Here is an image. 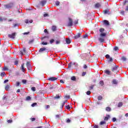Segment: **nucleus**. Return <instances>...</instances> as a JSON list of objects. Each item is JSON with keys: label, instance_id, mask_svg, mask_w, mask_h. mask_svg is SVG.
<instances>
[{"label": "nucleus", "instance_id": "f257e3e1", "mask_svg": "<svg viewBox=\"0 0 128 128\" xmlns=\"http://www.w3.org/2000/svg\"><path fill=\"white\" fill-rule=\"evenodd\" d=\"M4 8L8 10H12L14 8V3H9L8 4L4 5Z\"/></svg>", "mask_w": 128, "mask_h": 128}, {"label": "nucleus", "instance_id": "f03ea898", "mask_svg": "<svg viewBox=\"0 0 128 128\" xmlns=\"http://www.w3.org/2000/svg\"><path fill=\"white\" fill-rule=\"evenodd\" d=\"M68 26H72V18H68Z\"/></svg>", "mask_w": 128, "mask_h": 128}, {"label": "nucleus", "instance_id": "7ed1b4c3", "mask_svg": "<svg viewBox=\"0 0 128 128\" xmlns=\"http://www.w3.org/2000/svg\"><path fill=\"white\" fill-rule=\"evenodd\" d=\"M26 66L28 70H32V66L30 65V62H26Z\"/></svg>", "mask_w": 128, "mask_h": 128}, {"label": "nucleus", "instance_id": "20e7f679", "mask_svg": "<svg viewBox=\"0 0 128 128\" xmlns=\"http://www.w3.org/2000/svg\"><path fill=\"white\" fill-rule=\"evenodd\" d=\"M8 36L10 38H16V33H13L12 34H8Z\"/></svg>", "mask_w": 128, "mask_h": 128}, {"label": "nucleus", "instance_id": "39448f33", "mask_svg": "<svg viewBox=\"0 0 128 128\" xmlns=\"http://www.w3.org/2000/svg\"><path fill=\"white\" fill-rule=\"evenodd\" d=\"M24 63H23L22 64V66H21V69L22 70L23 72H26V68H24Z\"/></svg>", "mask_w": 128, "mask_h": 128}, {"label": "nucleus", "instance_id": "423d86ee", "mask_svg": "<svg viewBox=\"0 0 128 128\" xmlns=\"http://www.w3.org/2000/svg\"><path fill=\"white\" fill-rule=\"evenodd\" d=\"M94 6L96 8H100V6H102V4L100 3H97L94 4Z\"/></svg>", "mask_w": 128, "mask_h": 128}, {"label": "nucleus", "instance_id": "0eeeda50", "mask_svg": "<svg viewBox=\"0 0 128 128\" xmlns=\"http://www.w3.org/2000/svg\"><path fill=\"white\" fill-rule=\"evenodd\" d=\"M66 42L67 44H70L71 42V40L70 39V38H66Z\"/></svg>", "mask_w": 128, "mask_h": 128}, {"label": "nucleus", "instance_id": "6e6552de", "mask_svg": "<svg viewBox=\"0 0 128 128\" xmlns=\"http://www.w3.org/2000/svg\"><path fill=\"white\" fill-rule=\"evenodd\" d=\"M98 40L100 42H104V38L100 37L98 38Z\"/></svg>", "mask_w": 128, "mask_h": 128}, {"label": "nucleus", "instance_id": "1a4fd4ad", "mask_svg": "<svg viewBox=\"0 0 128 128\" xmlns=\"http://www.w3.org/2000/svg\"><path fill=\"white\" fill-rule=\"evenodd\" d=\"M106 36V33L103 32V33L100 34V36L101 38H104V36Z\"/></svg>", "mask_w": 128, "mask_h": 128}, {"label": "nucleus", "instance_id": "9d476101", "mask_svg": "<svg viewBox=\"0 0 128 128\" xmlns=\"http://www.w3.org/2000/svg\"><path fill=\"white\" fill-rule=\"evenodd\" d=\"M56 80V77H52L48 79V80H52V82H53L54 80Z\"/></svg>", "mask_w": 128, "mask_h": 128}, {"label": "nucleus", "instance_id": "9b49d317", "mask_svg": "<svg viewBox=\"0 0 128 128\" xmlns=\"http://www.w3.org/2000/svg\"><path fill=\"white\" fill-rule=\"evenodd\" d=\"M118 66H116L112 68V72H116V70H118Z\"/></svg>", "mask_w": 128, "mask_h": 128}, {"label": "nucleus", "instance_id": "f8f14e48", "mask_svg": "<svg viewBox=\"0 0 128 128\" xmlns=\"http://www.w3.org/2000/svg\"><path fill=\"white\" fill-rule=\"evenodd\" d=\"M2 72H6V70H8V68L6 66H4V68H2Z\"/></svg>", "mask_w": 128, "mask_h": 128}, {"label": "nucleus", "instance_id": "ddd939ff", "mask_svg": "<svg viewBox=\"0 0 128 128\" xmlns=\"http://www.w3.org/2000/svg\"><path fill=\"white\" fill-rule=\"evenodd\" d=\"M46 48L44 47L42 48H40L39 50L40 52H44L46 50Z\"/></svg>", "mask_w": 128, "mask_h": 128}, {"label": "nucleus", "instance_id": "4468645a", "mask_svg": "<svg viewBox=\"0 0 128 128\" xmlns=\"http://www.w3.org/2000/svg\"><path fill=\"white\" fill-rule=\"evenodd\" d=\"M32 20H25L24 22L26 24H28L29 22L30 24H32Z\"/></svg>", "mask_w": 128, "mask_h": 128}, {"label": "nucleus", "instance_id": "2eb2a0df", "mask_svg": "<svg viewBox=\"0 0 128 128\" xmlns=\"http://www.w3.org/2000/svg\"><path fill=\"white\" fill-rule=\"evenodd\" d=\"M108 118H110V115H106V116L104 118V120L105 122L108 120Z\"/></svg>", "mask_w": 128, "mask_h": 128}, {"label": "nucleus", "instance_id": "dca6fc26", "mask_svg": "<svg viewBox=\"0 0 128 128\" xmlns=\"http://www.w3.org/2000/svg\"><path fill=\"white\" fill-rule=\"evenodd\" d=\"M80 34H78L77 35L74 36V38H75V40H76V38H80Z\"/></svg>", "mask_w": 128, "mask_h": 128}, {"label": "nucleus", "instance_id": "f3484780", "mask_svg": "<svg viewBox=\"0 0 128 128\" xmlns=\"http://www.w3.org/2000/svg\"><path fill=\"white\" fill-rule=\"evenodd\" d=\"M66 102H68V100H64V101L63 102V103H62V106H61V108H63L64 106V104H66Z\"/></svg>", "mask_w": 128, "mask_h": 128}, {"label": "nucleus", "instance_id": "a211bd4d", "mask_svg": "<svg viewBox=\"0 0 128 128\" xmlns=\"http://www.w3.org/2000/svg\"><path fill=\"white\" fill-rule=\"evenodd\" d=\"M105 74H108V76H110V71L108 70H105Z\"/></svg>", "mask_w": 128, "mask_h": 128}, {"label": "nucleus", "instance_id": "6ab92c4d", "mask_svg": "<svg viewBox=\"0 0 128 128\" xmlns=\"http://www.w3.org/2000/svg\"><path fill=\"white\" fill-rule=\"evenodd\" d=\"M104 24H106V26H108V24H110V22H108V21L106 20H104Z\"/></svg>", "mask_w": 128, "mask_h": 128}, {"label": "nucleus", "instance_id": "aec40b11", "mask_svg": "<svg viewBox=\"0 0 128 128\" xmlns=\"http://www.w3.org/2000/svg\"><path fill=\"white\" fill-rule=\"evenodd\" d=\"M46 4V0H42L41 2V4L42 6H44Z\"/></svg>", "mask_w": 128, "mask_h": 128}, {"label": "nucleus", "instance_id": "412c9836", "mask_svg": "<svg viewBox=\"0 0 128 128\" xmlns=\"http://www.w3.org/2000/svg\"><path fill=\"white\" fill-rule=\"evenodd\" d=\"M52 30L53 32H56V26H52Z\"/></svg>", "mask_w": 128, "mask_h": 128}, {"label": "nucleus", "instance_id": "4be33fe9", "mask_svg": "<svg viewBox=\"0 0 128 128\" xmlns=\"http://www.w3.org/2000/svg\"><path fill=\"white\" fill-rule=\"evenodd\" d=\"M106 112H110V110H112V108H110V107H106Z\"/></svg>", "mask_w": 128, "mask_h": 128}, {"label": "nucleus", "instance_id": "5701e85b", "mask_svg": "<svg viewBox=\"0 0 128 128\" xmlns=\"http://www.w3.org/2000/svg\"><path fill=\"white\" fill-rule=\"evenodd\" d=\"M9 89H10V85L8 84L6 86L5 90H8Z\"/></svg>", "mask_w": 128, "mask_h": 128}, {"label": "nucleus", "instance_id": "b1692460", "mask_svg": "<svg viewBox=\"0 0 128 128\" xmlns=\"http://www.w3.org/2000/svg\"><path fill=\"white\" fill-rule=\"evenodd\" d=\"M100 32H101V34H102V33H103V32H104V28H100Z\"/></svg>", "mask_w": 128, "mask_h": 128}, {"label": "nucleus", "instance_id": "393cba45", "mask_svg": "<svg viewBox=\"0 0 128 128\" xmlns=\"http://www.w3.org/2000/svg\"><path fill=\"white\" fill-rule=\"evenodd\" d=\"M34 42V40H30L28 42L29 44H32Z\"/></svg>", "mask_w": 128, "mask_h": 128}, {"label": "nucleus", "instance_id": "a878e982", "mask_svg": "<svg viewBox=\"0 0 128 128\" xmlns=\"http://www.w3.org/2000/svg\"><path fill=\"white\" fill-rule=\"evenodd\" d=\"M121 106H122V102H120L118 104V108H120Z\"/></svg>", "mask_w": 128, "mask_h": 128}, {"label": "nucleus", "instance_id": "bb28decb", "mask_svg": "<svg viewBox=\"0 0 128 128\" xmlns=\"http://www.w3.org/2000/svg\"><path fill=\"white\" fill-rule=\"evenodd\" d=\"M32 100V98L30 96H28L26 97V100Z\"/></svg>", "mask_w": 128, "mask_h": 128}, {"label": "nucleus", "instance_id": "cd10ccee", "mask_svg": "<svg viewBox=\"0 0 128 128\" xmlns=\"http://www.w3.org/2000/svg\"><path fill=\"white\" fill-rule=\"evenodd\" d=\"M112 84H118V81L116 80H112Z\"/></svg>", "mask_w": 128, "mask_h": 128}, {"label": "nucleus", "instance_id": "c85d7f7f", "mask_svg": "<svg viewBox=\"0 0 128 128\" xmlns=\"http://www.w3.org/2000/svg\"><path fill=\"white\" fill-rule=\"evenodd\" d=\"M94 86V85H91L90 86H89L90 90H93Z\"/></svg>", "mask_w": 128, "mask_h": 128}, {"label": "nucleus", "instance_id": "c756f323", "mask_svg": "<svg viewBox=\"0 0 128 128\" xmlns=\"http://www.w3.org/2000/svg\"><path fill=\"white\" fill-rule=\"evenodd\" d=\"M4 76H6V72H2L0 74L1 76L4 77Z\"/></svg>", "mask_w": 128, "mask_h": 128}, {"label": "nucleus", "instance_id": "7c9ffc66", "mask_svg": "<svg viewBox=\"0 0 128 128\" xmlns=\"http://www.w3.org/2000/svg\"><path fill=\"white\" fill-rule=\"evenodd\" d=\"M54 100H58V98H60V96L58 94H57L56 95V96L54 97Z\"/></svg>", "mask_w": 128, "mask_h": 128}, {"label": "nucleus", "instance_id": "2f4dec72", "mask_svg": "<svg viewBox=\"0 0 128 128\" xmlns=\"http://www.w3.org/2000/svg\"><path fill=\"white\" fill-rule=\"evenodd\" d=\"M98 100H102V96H98Z\"/></svg>", "mask_w": 128, "mask_h": 128}, {"label": "nucleus", "instance_id": "473e14b6", "mask_svg": "<svg viewBox=\"0 0 128 128\" xmlns=\"http://www.w3.org/2000/svg\"><path fill=\"white\" fill-rule=\"evenodd\" d=\"M108 12H110V10H104V14H108Z\"/></svg>", "mask_w": 128, "mask_h": 128}, {"label": "nucleus", "instance_id": "72a5a7b5", "mask_svg": "<svg viewBox=\"0 0 128 128\" xmlns=\"http://www.w3.org/2000/svg\"><path fill=\"white\" fill-rule=\"evenodd\" d=\"M71 80H76V76H74L71 78Z\"/></svg>", "mask_w": 128, "mask_h": 128}, {"label": "nucleus", "instance_id": "f704fd0d", "mask_svg": "<svg viewBox=\"0 0 128 128\" xmlns=\"http://www.w3.org/2000/svg\"><path fill=\"white\" fill-rule=\"evenodd\" d=\"M122 60H124V62H126V57L123 56L122 58Z\"/></svg>", "mask_w": 128, "mask_h": 128}, {"label": "nucleus", "instance_id": "c9c22d12", "mask_svg": "<svg viewBox=\"0 0 128 128\" xmlns=\"http://www.w3.org/2000/svg\"><path fill=\"white\" fill-rule=\"evenodd\" d=\"M86 94L88 96H90V94H92V92H90V91L88 90L86 92Z\"/></svg>", "mask_w": 128, "mask_h": 128}, {"label": "nucleus", "instance_id": "e433bc0d", "mask_svg": "<svg viewBox=\"0 0 128 128\" xmlns=\"http://www.w3.org/2000/svg\"><path fill=\"white\" fill-rule=\"evenodd\" d=\"M106 124V122H104V121H102V122H100V124L101 125V126H102V124Z\"/></svg>", "mask_w": 128, "mask_h": 128}, {"label": "nucleus", "instance_id": "4c0bfd02", "mask_svg": "<svg viewBox=\"0 0 128 128\" xmlns=\"http://www.w3.org/2000/svg\"><path fill=\"white\" fill-rule=\"evenodd\" d=\"M66 108L67 110H70V105H68L66 106Z\"/></svg>", "mask_w": 128, "mask_h": 128}, {"label": "nucleus", "instance_id": "58836bf2", "mask_svg": "<svg viewBox=\"0 0 128 128\" xmlns=\"http://www.w3.org/2000/svg\"><path fill=\"white\" fill-rule=\"evenodd\" d=\"M33 92H36V87H32L31 88Z\"/></svg>", "mask_w": 128, "mask_h": 128}, {"label": "nucleus", "instance_id": "ea45409f", "mask_svg": "<svg viewBox=\"0 0 128 128\" xmlns=\"http://www.w3.org/2000/svg\"><path fill=\"white\" fill-rule=\"evenodd\" d=\"M42 44H43L44 46H46V44H48V42H42Z\"/></svg>", "mask_w": 128, "mask_h": 128}, {"label": "nucleus", "instance_id": "a19ab883", "mask_svg": "<svg viewBox=\"0 0 128 128\" xmlns=\"http://www.w3.org/2000/svg\"><path fill=\"white\" fill-rule=\"evenodd\" d=\"M45 38H46L47 40H48V36H44L42 38V40H44Z\"/></svg>", "mask_w": 128, "mask_h": 128}, {"label": "nucleus", "instance_id": "79ce46f5", "mask_svg": "<svg viewBox=\"0 0 128 128\" xmlns=\"http://www.w3.org/2000/svg\"><path fill=\"white\" fill-rule=\"evenodd\" d=\"M100 84H101V86H104V81L100 80Z\"/></svg>", "mask_w": 128, "mask_h": 128}, {"label": "nucleus", "instance_id": "37998d69", "mask_svg": "<svg viewBox=\"0 0 128 128\" xmlns=\"http://www.w3.org/2000/svg\"><path fill=\"white\" fill-rule=\"evenodd\" d=\"M106 58H107L108 60V58H110V55L106 54Z\"/></svg>", "mask_w": 128, "mask_h": 128}, {"label": "nucleus", "instance_id": "c03bdc74", "mask_svg": "<svg viewBox=\"0 0 128 128\" xmlns=\"http://www.w3.org/2000/svg\"><path fill=\"white\" fill-rule=\"evenodd\" d=\"M56 6H60V2L56 1Z\"/></svg>", "mask_w": 128, "mask_h": 128}, {"label": "nucleus", "instance_id": "a18cd8bd", "mask_svg": "<svg viewBox=\"0 0 128 128\" xmlns=\"http://www.w3.org/2000/svg\"><path fill=\"white\" fill-rule=\"evenodd\" d=\"M8 124H10V122H12V120H8Z\"/></svg>", "mask_w": 128, "mask_h": 128}, {"label": "nucleus", "instance_id": "49530a36", "mask_svg": "<svg viewBox=\"0 0 128 128\" xmlns=\"http://www.w3.org/2000/svg\"><path fill=\"white\" fill-rule=\"evenodd\" d=\"M54 42V40L52 39L51 40H50V44H52V42Z\"/></svg>", "mask_w": 128, "mask_h": 128}, {"label": "nucleus", "instance_id": "de8ad7c7", "mask_svg": "<svg viewBox=\"0 0 128 128\" xmlns=\"http://www.w3.org/2000/svg\"><path fill=\"white\" fill-rule=\"evenodd\" d=\"M36 106V103H34L32 104V106L34 107V106Z\"/></svg>", "mask_w": 128, "mask_h": 128}, {"label": "nucleus", "instance_id": "09e8293b", "mask_svg": "<svg viewBox=\"0 0 128 128\" xmlns=\"http://www.w3.org/2000/svg\"><path fill=\"white\" fill-rule=\"evenodd\" d=\"M108 62H112V58L110 57V58H108Z\"/></svg>", "mask_w": 128, "mask_h": 128}, {"label": "nucleus", "instance_id": "8fccbe9b", "mask_svg": "<svg viewBox=\"0 0 128 128\" xmlns=\"http://www.w3.org/2000/svg\"><path fill=\"white\" fill-rule=\"evenodd\" d=\"M22 82L23 84H26V80H22Z\"/></svg>", "mask_w": 128, "mask_h": 128}, {"label": "nucleus", "instance_id": "3c124183", "mask_svg": "<svg viewBox=\"0 0 128 128\" xmlns=\"http://www.w3.org/2000/svg\"><path fill=\"white\" fill-rule=\"evenodd\" d=\"M86 72H83L82 73V76H86Z\"/></svg>", "mask_w": 128, "mask_h": 128}, {"label": "nucleus", "instance_id": "603ef678", "mask_svg": "<svg viewBox=\"0 0 128 128\" xmlns=\"http://www.w3.org/2000/svg\"><path fill=\"white\" fill-rule=\"evenodd\" d=\"M118 47L116 46V47H114V50H115L116 52V50H118Z\"/></svg>", "mask_w": 128, "mask_h": 128}, {"label": "nucleus", "instance_id": "864d4df0", "mask_svg": "<svg viewBox=\"0 0 128 128\" xmlns=\"http://www.w3.org/2000/svg\"><path fill=\"white\" fill-rule=\"evenodd\" d=\"M30 120L32 122H34V120H36V118H31Z\"/></svg>", "mask_w": 128, "mask_h": 128}, {"label": "nucleus", "instance_id": "5fc2aeb1", "mask_svg": "<svg viewBox=\"0 0 128 128\" xmlns=\"http://www.w3.org/2000/svg\"><path fill=\"white\" fill-rule=\"evenodd\" d=\"M16 86H20V82H16Z\"/></svg>", "mask_w": 128, "mask_h": 128}, {"label": "nucleus", "instance_id": "6e6d98bb", "mask_svg": "<svg viewBox=\"0 0 128 128\" xmlns=\"http://www.w3.org/2000/svg\"><path fill=\"white\" fill-rule=\"evenodd\" d=\"M50 108V105H47L46 106V110H48V108Z\"/></svg>", "mask_w": 128, "mask_h": 128}, {"label": "nucleus", "instance_id": "4d7b16f0", "mask_svg": "<svg viewBox=\"0 0 128 128\" xmlns=\"http://www.w3.org/2000/svg\"><path fill=\"white\" fill-rule=\"evenodd\" d=\"M6 82H8V80H6L4 81V84H6Z\"/></svg>", "mask_w": 128, "mask_h": 128}, {"label": "nucleus", "instance_id": "13d9d810", "mask_svg": "<svg viewBox=\"0 0 128 128\" xmlns=\"http://www.w3.org/2000/svg\"><path fill=\"white\" fill-rule=\"evenodd\" d=\"M44 32H45V34H48V30L46 29H45L44 30Z\"/></svg>", "mask_w": 128, "mask_h": 128}, {"label": "nucleus", "instance_id": "bf43d9fd", "mask_svg": "<svg viewBox=\"0 0 128 128\" xmlns=\"http://www.w3.org/2000/svg\"><path fill=\"white\" fill-rule=\"evenodd\" d=\"M84 38H88V34H85L84 35Z\"/></svg>", "mask_w": 128, "mask_h": 128}, {"label": "nucleus", "instance_id": "052dcab7", "mask_svg": "<svg viewBox=\"0 0 128 128\" xmlns=\"http://www.w3.org/2000/svg\"><path fill=\"white\" fill-rule=\"evenodd\" d=\"M116 118H112V122H116Z\"/></svg>", "mask_w": 128, "mask_h": 128}, {"label": "nucleus", "instance_id": "680f3d73", "mask_svg": "<svg viewBox=\"0 0 128 128\" xmlns=\"http://www.w3.org/2000/svg\"><path fill=\"white\" fill-rule=\"evenodd\" d=\"M66 122H68V123L70 122V120L68 119V120H67V121H66Z\"/></svg>", "mask_w": 128, "mask_h": 128}, {"label": "nucleus", "instance_id": "e2e57ef3", "mask_svg": "<svg viewBox=\"0 0 128 128\" xmlns=\"http://www.w3.org/2000/svg\"><path fill=\"white\" fill-rule=\"evenodd\" d=\"M66 98H70V96H65Z\"/></svg>", "mask_w": 128, "mask_h": 128}, {"label": "nucleus", "instance_id": "0e129e2a", "mask_svg": "<svg viewBox=\"0 0 128 128\" xmlns=\"http://www.w3.org/2000/svg\"><path fill=\"white\" fill-rule=\"evenodd\" d=\"M60 44V40H56V44Z\"/></svg>", "mask_w": 128, "mask_h": 128}, {"label": "nucleus", "instance_id": "69168bd1", "mask_svg": "<svg viewBox=\"0 0 128 128\" xmlns=\"http://www.w3.org/2000/svg\"><path fill=\"white\" fill-rule=\"evenodd\" d=\"M94 128H98V126L97 125H95V126H94Z\"/></svg>", "mask_w": 128, "mask_h": 128}, {"label": "nucleus", "instance_id": "338daca9", "mask_svg": "<svg viewBox=\"0 0 128 128\" xmlns=\"http://www.w3.org/2000/svg\"><path fill=\"white\" fill-rule=\"evenodd\" d=\"M60 115H58V114L56 115V118H60Z\"/></svg>", "mask_w": 128, "mask_h": 128}, {"label": "nucleus", "instance_id": "774afa93", "mask_svg": "<svg viewBox=\"0 0 128 128\" xmlns=\"http://www.w3.org/2000/svg\"><path fill=\"white\" fill-rule=\"evenodd\" d=\"M14 64H15L16 66L18 64V61H15Z\"/></svg>", "mask_w": 128, "mask_h": 128}]
</instances>
